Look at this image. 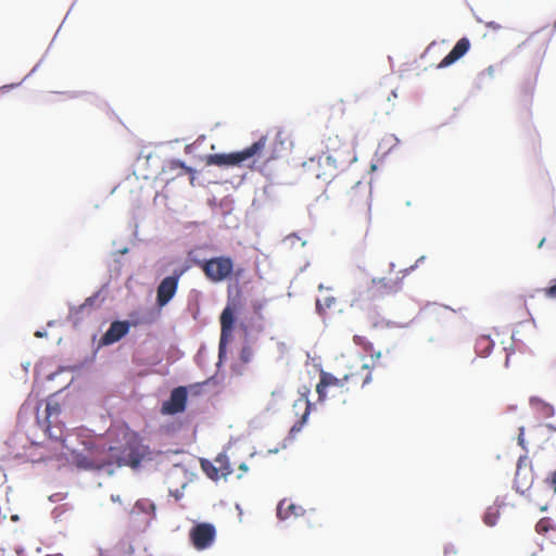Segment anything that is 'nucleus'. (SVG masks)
I'll return each instance as SVG.
<instances>
[{
	"mask_svg": "<svg viewBox=\"0 0 556 556\" xmlns=\"http://www.w3.org/2000/svg\"><path fill=\"white\" fill-rule=\"evenodd\" d=\"M239 469H240L241 471H243V472H247V471H248V466H247L244 463H242V464L239 466Z\"/></svg>",
	"mask_w": 556,
	"mask_h": 556,
	"instance_id": "obj_28",
	"label": "nucleus"
},
{
	"mask_svg": "<svg viewBox=\"0 0 556 556\" xmlns=\"http://www.w3.org/2000/svg\"><path fill=\"white\" fill-rule=\"evenodd\" d=\"M215 464L218 466L219 476L226 479L228 476L232 473V469L230 467L229 460L227 456L219 455L215 458Z\"/></svg>",
	"mask_w": 556,
	"mask_h": 556,
	"instance_id": "obj_20",
	"label": "nucleus"
},
{
	"mask_svg": "<svg viewBox=\"0 0 556 556\" xmlns=\"http://www.w3.org/2000/svg\"><path fill=\"white\" fill-rule=\"evenodd\" d=\"M354 160L349 142L339 136H328L325 140V151L317 159L311 157L303 167L317 179L330 181L339 170Z\"/></svg>",
	"mask_w": 556,
	"mask_h": 556,
	"instance_id": "obj_3",
	"label": "nucleus"
},
{
	"mask_svg": "<svg viewBox=\"0 0 556 556\" xmlns=\"http://www.w3.org/2000/svg\"><path fill=\"white\" fill-rule=\"evenodd\" d=\"M336 303V299L333 296H325L324 299L316 300V311L319 315H325L326 311L331 308Z\"/></svg>",
	"mask_w": 556,
	"mask_h": 556,
	"instance_id": "obj_22",
	"label": "nucleus"
},
{
	"mask_svg": "<svg viewBox=\"0 0 556 556\" xmlns=\"http://www.w3.org/2000/svg\"><path fill=\"white\" fill-rule=\"evenodd\" d=\"M370 194L366 187H361L359 184L349 193V202L355 204L357 207L361 218L364 222L366 228H368L371 219L370 215Z\"/></svg>",
	"mask_w": 556,
	"mask_h": 556,
	"instance_id": "obj_7",
	"label": "nucleus"
},
{
	"mask_svg": "<svg viewBox=\"0 0 556 556\" xmlns=\"http://www.w3.org/2000/svg\"><path fill=\"white\" fill-rule=\"evenodd\" d=\"M371 381L370 367L364 364L361 371L350 372L338 378L330 372L321 371L316 392L320 402L327 399L342 397L352 389L363 388Z\"/></svg>",
	"mask_w": 556,
	"mask_h": 556,
	"instance_id": "obj_4",
	"label": "nucleus"
},
{
	"mask_svg": "<svg viewBox=\"0 0 556 556\" xmlns=\"http://www.w3.org/2000/svg\"><path fill=\"white\" fill-rule=\"evenodd\" d=\"M285 138L281 131H268L261 136L250 147L228 154H210L206 157L207 165L236 166L248 161L269 163L281 156L285 148Z\"/></svg>",
	"mask_w": 556,
	"mask_h": 556,
	"instance_id": "obj_2",
	"label": "nucleus"
},
{
	"mask_svg": "<svg viewBox=\"0 0 556 556\" xmlns=\"http://www.w3.org/2000/svg\"><path fill=\"white\" fill-rule=\"evenodd\" d=\"M203 471L207 475L208 478L212 480H219L222 477L219 476L218 466L214 463H211L208 460H203L201 463Z\"/></svg>",
	"mask_w": 556,
	"mask_h": 556,
	"instance_id": "obj_21",
	"label": "nucleus"
},
{
	"mask_svg": "<svg viewBox=\"0 0 556 556\" xmlns=\"http://www.w3.org/2000/svg\"><path fill=\"white\" fill-rule=\"evenodd\" d=\"M255 312H260L262 308V304L254 305Z\"/></svg>",
	"mask_w": 556,
	"mask_h": 556,
	"instance_id": "obj_30",
	"label": "nucleus"
},
{
	"mask_svg": "<svg viewBox=\"0 0 556 556\" xmlns=\"http://www.w3.org/2000/svg\"><path fill=\"white\" fill-rule=\"evenodd\" d=\"M188 391L186 387H177L170 392V396L162 405V413L175 415L182 413L186 408Z\"/></svg>",
	"mask_w": 556,
	"mask_h": 556,
	"instance_id": "obj_11",
	"label": "nucleus"
},
{
	"mask_svg": "<svg viewBox=\"0 0 556 556\" xmlns=\"http://www.w3.org/2000/svg\"><path fill=\"white\" fill-rule=\"evenodd\" d=\"M544 243H545V238H543V239L539 242L538 248H539V249H541V248L544 245Z\"/></svg>",
	"mask_w": 556,
	"mask_h": 556,
	"instance_id": "obj_29",
	"label": "nucleus"
},
{
	"mask_svg": "<svg viewBox=\"0 0 556 556\" xmlns=\"http://www.w3.org/2000/svg\"><path fill=\"white\" fill-rule=\"evenodd\" d=\"M129 328L130 324L127 320L113 321L106 332L102 336L101 343L103 345H110L119 341L128 333Z\"/></svg>",
	"mask_w": 556,
	"mask_h": 556,
	"instance_id": "obj_13",
	"label": "nucleus"
},
{
	"mask_svg": "<svg viewBox=\"0 0 556 556\" xmlns=\"http://www.w3.org/2000/svg\"><path fill=\"white\" fill-rule=\"evenodd\" d=\"M366 325L370 329H384L397 327V324L383 316L377 307H369L365 315Z\"/></svg>",
	"mask_w": 556,
	"mask_h": 556,
	"instance_id": "obj_15",
	"label": "nucleus"
},
{
	"mask_svg": "<svg viewBox=\"0 0 556 556\" xmlns=\"http://www.w3.org/2000/svg\"><path fill=\"white\" fill-rule=\"evenodd\" d=\"M402 290V278L399 277H381L374 278L368 292L372 298H380Z\"/></svg>",
	"mask_w": 556,
	"mask_h": 556,
	"instance_id": "obj_9",
	"label": "nucleus"
},
{
	"mask_svg": "<svg viewBox=\"0 0 556 556\" xmlns=\"http://www.w3.org/2000/svg\"><path fill=\"white\" fill-rule=\"evenodd\" d=\"M308 395H309V389L304 388V391L300 392L299 397L295 400V402L293 404V409L295 410V414L300 415V413H301V417H300L299 421L292 426V428H291L292 432L300 431L307 420V417H308V415L311 413V408H312V404L308 400Z\"/></svg>",
	"mask_w": 556,
	"mask_h": 556,
	"instance_id": "obj_12",
	"label": "nucleus"
},
{
	"mask_svg": "<svg viewBox=\"0 0 556 556\" xmlns=\"http://www.w3.org/2000/svg\"><path fill=\"white\" fill-rule=\"evenodd\" d=\"M189 265H182L174 269L170 276L165 277L156 288V305L162 308L175 296L178 290L179 279L189 270Z\"/></svg>",
	"mask_w": 556,
	"mask_h": 556,
	"instance_id": "obj_6",
	"label": "nucleus"
},
{
	"mask_svg": "<svg viewBox=\"0 0 556 556\" xmlns=\"http://www.w3.org/2000/svg\"><path fill=\"white\" fill-rule=\"evenodd\" d=\"M302 506L292 503L289 500H282L277 506V517L281 520H286L291 517H299L304 515Z\"/></svg>",
	"mask_w": 556,
	"mask_h": 556,
	"instance_id": "obj_17",
	"label": "nucleus"
},
{
	"mask_svg": "<svg viewBox=\"0 0 556 556\" xmlns=\"http://www.w3.org/2000/svg\"><path fill=\"white\" fill-rule=\"evenodd\" d=\"M192 545L201 551L210 547L216 536L215 527L211 523L202 522L194 526L189 533Z\"/></svg>",
	"mask_w": 556,
	"mask_h": 556,
	"instance_id": "obj_8",
	"label": "nucleus"
},
{
	"mask_svg": "<svg viewBox=\"0 0 556 556\" xmlns=\"http://www.w3.org/2000/svg\"><path fill=\"white\" fill-rule=\"evenodd\" d=\"M469 39L466 37L460 38L450 51V53L439 63L438 68H444L454 64L456 61L463 58L469 51Z\"/></svg>",
	"mask_w": 556,
	"mask_h": 556,
	"instance_id": "obj_14",
	"label": "nucleus"
},
{
	"mask_svg": "<svg viewBox=\"0 0 556 556\" xmlns=\"http://www.w3.org/2000/svg\"><path fill=\"white\" fill-rule=\"evenodd\" d=\"M494 346L489 336H480L475 343L476 353L482 357L488 356Z\"/></svg>",
	"mask_w": 556,
	"mask_h": 556,
	"instance_id": "obj_19",
	"label": "nucleus"
},
{
	"mask_svg": "<svg viewBox=\"0 0 556 556\" xmlns=\"http://www.w3.org/2000/svg\"><path fill=\"white\" fill-rule=\"evenodd\" d=\"M544 294L548 298L556 299V280L548 288L544 289Z\"/></svg>",
	"mask_w": 556,
	"mask_h": 556,
	"instance_id": "obj_25",
	"label": "nucleus"
},
{
	"mask_svg": "<svg viewBox=\"0 0 556 556\" xmlns=\"http://www.w3.org/2000/svg\"><path fill=\"white\" fill-rule=\"evenodd\" d=\"M551 486L553 488L554 492H556V470L552 475Z\"/></svg>",
	"mask_w": 556,
	"mask_h": 556,
	"instance_id": "obj_27",
	"label": "nucleus"
},
{
	"mask_svg": "<svg viewBox=\"0 0 556 556\" xmlns=\"http://www.w3.org/2000/svg\"><path fill=\"white\" fill-rule=\"evenodd\" d=\"M500 518V510L496 507H489L484 514L483 521L486 526L493 527Z\"/></svg>",
	"mask_w": 556,
	"mask_h": 556,
	"instance_id": "obj_23",
	"label": "nucleus"
},
{
	"mask_svg": "<svg viewBox=\"0 0 556 556\" xmlns=\"http://www.w3.org/2000/svg\"><path fill=\"white\" fill-rule=\"evenodd\" d=\"M108 437L111 443L106 450L90 446L85 452L73 451V463L81 469L99 470L110 465L138 469L142 463L153 460V451L128 427L111 429Z\"/></svg>",
	"mask_w": 556,
	"mask_h": 556,
	"instance_id": "obj_1",
	"label": "nucleus"
},
{
	"mask_svg": "<svg viewBox=\"0 0 556 556\" xmlns=\"http://www.w3.org/2000/svg\"><path fill=\"white\" fill-rule=\"evenodd\" d=\"M172 168H181L184 169L186 173H189V174H192L193 170L191 167H188L185 165V163L180 162V161H173L172 162Z\"/></svg>",
	"mask_w": 556,
	"mask_h": 556,
	"instance_id": "obj_24",
	"label": "nucleus"
},
{
	"mask_svg": "<svg viewBox=\"0 0 556 556\" xmlns=\"http://www.w3.org/2000/svg\"><path fill=\"white\" fill-rule=\"evenodd\" d=\"M195 264L202 269L205 277L214 283L231 278L235 267L232 258L226 255L197 261Z\"/></svg>",
	"mask_w": 556,
	"mask_h": 556,
	"instance_id": "obj_5",
	"label": "nucleus"
},
{
	"mask_svg": "<svg viewBox=\"0 0 556 556\" xmlns=\"http://www.w3.org/2000/svg\"><path fill=\"white\" fill-rule=\"evenodd\" d=\"M235 324V314L230 307H225L220 315V349L227 342V340L232 336Z\"/></svg>",
	"mask_w": 556,
	"mask_h": 556,
	"instance_id": "obj_16",
	"label": "nucleus"
},
{
	"mask_svg": "<svg viewBox=\"0 0 556 556\" xmlns=\"http://www.w3.org/2000/svg\"><path fill=\"white\" fill-rule=\"evenodd\" d=\"M250 351L248 349H243L241 352V358L244 362H249Z\"/></svg>",
	"mask_w": 556,
	"mask_h": 556,
	"instance_id": "obj_26",
	"label": "nucleus"
},
{
	"mask_svg": "<svg viewBox=\"0 0 556 556\" xmlns=\"http://www.w3.org/2000/svg\"><path fill=\"white\" fill-rule=\"evenodd\" d=\"M61 406L58 402H48L46 405L45 431L50 439L63 440V425L58 424Z\"/></svg>",
	"mask_w": 556,
	"mask_h": 556,
	"instance_id": "obj_10",
	"label": "nucleus"
},
{
	"mask_svg": "<svg viewBox=\"0 0 556 556\" xmlns=\"http://www.w3.org/2000/svg\"><path fill=\"white\" fill-rule=\"evenodd\" d=\"M353 342L356 345L361 346L366 353H368L372 361L380 359L381 352L380 351L375 352L372 343L370 341H368L365 337L356 334L353 337Z\"/></svg>",
	"mask_w": 556,
	"mask_h": 556,
	"instance_id": "obj_18",
	"label": "nucleus"
}]
</instances>
